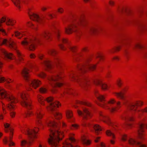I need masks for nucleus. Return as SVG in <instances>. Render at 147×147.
<instances>
[{
	"label": "nucleus",
	"mask_w": 147,
	"mask_h": 147,
	"mask_svg": "<svg viewBox=\"0 0 147 147\" xmlns=\"http://www.w3.org/2000/svg\"><path fill=\"white\" fill-rule=\"evenodd\" d=\"M52 28H54L52 32L47 31L44 32L37 38H33L32 39L24 38L22 41V45L26 48L31 51L34 50L36 48V45L37 43H41L44 41V40H48L51 38V36L54 34L59 42L64 43L67 42V40L65 39L60 37V33L59 30L56 28L54 24H52Z\"/></svg>",
	"instance_id": "nucleus-1"
},
{
	"label": "nucleus",
	"mask_w": 147,
	"mask_h": 147,
	"mask_svg": "<svg viewBox=\"0 0 147 147\" xmlns=\"http://www.w3.org/2000/svg\"><path fill=\"white\" fill-rule=\"evenodd\" d=\"M45 123L50 128V133L48 140L49 144L51 147H58L59 141L62 140L63 136V133L58 130H55L51 128L53 127L54 129L60 125L64 127L66 126L65 124L63 122L58 123L50 121Z\"/></svg>",
	"instance_id": "nucleus-2"
},
{
	"label": "nucleus",
	"mask_w": 147,
	"mask_h": 147,
	"mask_svg": "<svg viewBox=\"0 0 147 147\" xmlns=\"http://www.w3.org/2000/svg\"><path fill=\"white\" fill-rule=\"evenodd\" d=\"M115 95L118 98L121 99L125 101L123 102V104L132 111V114L134 113L135 115L137 117H140L141 116L142 113L144 112L147 113V107L145 108L144 109L142 110L137 109L138 106H140L142 104V103L141 101H137L134 103H126L125 102H127L125 96L124 95V93L123 92H121L119 93H116Z\"/></svg>",
	"instance_id": "nucleus-3"
},
{
	"label": "nucleus",
	"mask_w": 147,
	"mask_h": 147,
	"mask_svg": "<svg viewBox=\"0 0 147 147\" xmlns=\"http://www.w3.org/2000/svg\"><path fill=\"white\" fill-rule=\"evenodd\" d=\"M86 24V21L83 16L74 17L71 21V25L65 28V32L68 34L75 32L78 36L81 34L80 27L85 26Z\"/></svg>",
	"instance_id": "nucleus-4"
},
{
	"label": "nucleus",
	"mask_w": 147,
	"mask_h": 147,
	"mask_svg": "<svg viewBox=\"0 0 147 147\" xmlns=\"http://www.w3.org/2000/svg\"><path fill=\"white\" fill-rule=\"evenodd\" d=\"M79 115L82 117L83 120L82 125L84 127H88L92 131L94 132L96 134H98L102 130L100 127L97 124H92L89 123H86L84 120L91 117L92 115L88 109L86 108H83V111H78Z\"/></svg>",
	"instance_id": "nucleus-5"
},
{
	"label": "nucleus",
	"mask_w": 147,
	"mask_h": 147,
	"mask_svg": "<svg viewBox=\"0 0 147 147\" xmlns=\"http://www.w3.org/2000/svg\"><path fill=\"white\" fill-rule=\"evenodd\" d=\"M45 100L49 103V106L47 107V108L51 111L56 119H59L61 118V114L56 111L57 108L59 105H60L59 102L56 101L51 97H48L45 99L43 97H38V101L42 105H44V101Z\"/></svg>",
	"instance_id": "nucleus-6"
},
{
	"label": "nucleus",
	"mask_w": 147,
	"mask_h": 147,
	"mask_svg": "<svg viewBox=\"0 0 147 147\" xmlns=\"http://www.w3.org/2000/svg\"><path fill=\"white\" fill-rule=\"evenodd\" d=\"M95 95L96 98L101 102L98 103V104L102 107L107 108L112 112L116 111L117 109L121 107L120 102H118L115 103V101L114 99L111 100L107 103L104 102V97L99 94L96 91L95 92Z\"/></svg>",
	"instance_id": "nucleus-7"
},
{
	"label": "nucleus",
	"mask_w": 147,
	"mask_h": 147,
	"mask_svg": "<svg viewBox=\"0 0 147 147\" xmlns=\"http://www.w3.org/2000/svg\"><path fill=\"white\" fill-rule=\"evenodd\" d=\"M0 98H5L9 102L7 105V107L10 111V115L12 117H13L15 113L13 111L14 109V106L13 103L18 102V100L12 96L10 95L6 92L2 88H0Z\"/></svg>",
	"instance_id": "nucleus-8"
},
{
	"label": "nucleus",
	"mask_w": 147,
	"mask_h": 147,
	"mask_svg": "<svg viewBox=\"0 0 147 147\" xmlns=\"http://www.w3.org/2000/svg\"><path fill=\"white\" fill-rule=\"evenodd\" d=\"M38 129L35 128V129H29L28 128L22 130V131L24 133L28 135V141L24 140L21 141V145L23 147L25 146H28L34 140V138L36 137V134L38 131Z\"/></svg>",
	"instance_id": "nucleus-9"
},
{
	"label": "nucleus",
	"mask_w": 147,
	"mask_h": 147,
	"mask_svg": "<svg viewBox=\"0 0 147 147\" xmlns=\"http://www.w3.org/2000/svg\"><path fill=\"white\" fill-rule=\"evenodd\" d=\"M21 74L24 79L29 84L32 86L34 88L38 87L40 84V82L38 80H31L29 78V69L26 68H24L22 70Z\"/></svg>",
	"instance_id": "nucleus-10"
},
{
	"label": "nucleus",
	"mask_w": 147,
	"mask_h": 147,
	"mask_svg": "<svg viewBox=\"0 0 147 147\" xmlns=\"http://www.w3.org/2000/svg\"><path fill=\"white\" fill-rule=\"evenodd\" d=\"M48 79L50 81V83L52 86L53 88L52 90L53 92H54L55 89L54 88L55 87H60L63 85V84L59 82V80L61 79V77L59 76L58 73L56 74L54 76L49 77Z\"/></svg>",
	"instance_id": "nucleus-11"
},
{
	"label": "nucleus",
	"mask_w": 147,
	"mask_h": 147,
	"mask_svg": "<svg viewBox=\"0 0 147 147\" xmlns=\"http://www.w3.org/2000/svg\"><path fill=\"white\" fill-rule=\"evenodd\" d=\"M121 139L123 141L128 140L127 142L129 146L128 147H147L145 145L137 142L132 138L128 139L127 136L124 134L121 137Z\"/></svg>",
	"instance_id": "nucleus-12"
},
{
	"label": "nucleus",
	"mask_w": 147,
	"mask_h": 147,
	"mask_svg": "<svg viewBox=\"0 0 147 147\" xmlns=\"http://www.w3.org/2000/svg\"><path fill=\"white\" fill-rule=\"evenodd\" d=\"M69 76L72 80L77 82L82 87H84L86 85V83L87 80L86 77L79 78L78 75L73 72H71L70 73Z\"/></svg>",
	"instance_id": "nucleus-13"
},
{
	"label": "nucleus",
	"mask_w": 147,
	"mask_h": 147,
	"mask_svg": "<svg viewBox=\"0 0 147 147\" xmlns=\"http://www.w3.org/2000/svg\"><path fill=\"white\" fill-rule=\"evenodd\" d=\"M20 96L21 98L20 102L22 105L28 109H31L32 106L30 101L28 98L25 93L24 92L21 93Z\"/></svg>",
	"instance_id": "nucleus-14"
},
{
	"label": "nucleus",
	"mask_w": 147,
	"mask_h": 147,
	"mask_svg": "<svg viewBox=\"0 0 147 147\" xmlns=\"http://www.w3.org/2000/svg\"><path fill=\"white\" fill-rule=\"evenodd\" d=\"M78 67L80 73H83L88 69L94 70L95 68L96 65L90 64L87 61L84 64L78 65Z\"/></svg>",
	"instance_id": "nucleus-15"
},
{
	"label": "nucleus",
	"mask_w": 147,
	"mask_h": 147,
	"mask_svg": "<svg viewBox=\"0 0 147 147\" xmlns=\"http://www.w3.org/2000/svg\"><path fill=\"white\" fill-rule=\"evenodd\" d=\"M4 126L5 128H9L10 131V136L9 138H6L4 140V142L5 144H8L9 146L13 145L14 143L12 141L11 139L12 138L13 133L12 129L10 126V125L8 123H5L4 124Z\"/></svg>",
	"instance_id": "nucleus-16"
},
{
	"label": "nucleus",
	"mask_w": 147,
	"mask_h": 147,
	"mask_svg": "<svg viewBox=\"0 0 147 147\" xmlns=\"http://www.w3.org/2000/svg\"><path fill=\"white\" fill-rule=\"evenodd\" d=\"M129 41L126 38L123 39L121 41V45L120 46L116 47L115 49V50L117 51H119L122 45L124 46L125 47V48L124 49V54L125 57L127 59H128L129 52L127 51V48H125V47L127 46L129 44Z\"/></svg>",
	"instance_id": "nucleus-17"
},
{
	"label": "nucleus",
	"mask_w": 147,
	"mask_h": 147,
	"mask_svg": "<svg viewBox=\"0 0 147 147\" xmlns=\"http://www.w3.org/2000/svg\"><path fill=\"white\" fill-rule=\"evenodd\" d=\"M44 113L42 112L40 109H37L35 115L36 117V124L39 126H43L41 120V119Z\"/></svg>",
	"instance_id": "nucleus-18"
},
{
	"label": "nucleus",
	"mask_w": 147,
	"mask_h": 147,
	"mask_svg": "<svg viewBox=\"0 0 147 147\" xmlns=\"http://www.w3.org/2000/svg\"><path fill=\"white\" fill-rule=\"evenodd\" d=\"M145 127L147 128V124H144L142 123H140L138 125L137 131L139 137L140 139L143 138L144 134V129Z\"/></svg>",
	"instance_id": "nucleus-19"
},
{
	"label": "nucleus",
	"mask_w": 147,
	"mask_h": 147,
	"mask_svg": "<svg viewBox=\"0 0 147 147\" xmlns=\"http://www.w3.org/2000/svg\"><path fill=\"white\" fill-rule=\"evenodd\" d=\"M29 16L30 19L36 21L39 24H41L42 21V19L44 18L43 16L40 17L36 14L32 13L31 14H29Z\"/></svg>",
	"instance_id": "nucleus-20"
},
{
	"label": "nucleus",
	"mask_w": 147,
	"mask_h": 147,
	"mask_svg": "<svg viewBox=\"0 0 147 147\" xmlns=\"http://www.w3.org/2000/svg\"><path fill=\"white\" fill-rule=\"evenodd\" d=\"M102 30V28L96 25L89 26L88 27V31L91 33L98 32Z\"/></svg>",
	"instance_id": "nucleus-21"
},
{
	"label": "nucleus",
	"mask_w": 147,
	"mask_h": 147,
	"mask_svg": "<svg viewBox=\"0 0 147 147\" xmlns=\"http://www.w3.org/2000/svg\"><path fill=\"white\" fill-rule=\"evenodd\" d=\"M42 63L45 66V69L47 70H51L53 67V63L49 60L46 59L44 60Z\"/></svg>",
	"instance_id": "nucleus-22"
},
{
	"label": "nucleus",
	"mask_w": 147,
	"mask_h": 147,
	"mask_svg": "<svg viewBox=\"0 0 147 147\" xmlns=\"http://www.w3.org/2000/svg\"><path fill=\"white\" fill-rule=\"evenodd\" d=\"M0 52L4 57L7 58L11 59L14 58V57L12 54L8 53L3 49H0Z\"/></svg>",
	"instance_id": "nucleus-23"
},
{
	"label": "nucleus",
	"mask_w": 147,
	"mask_h": 147,
	"mask_svg": "<svg viewBox=\"0 0 147 147\" xmlns=\"http://www.w3.org/2000/svg\"><path fill=\"white\" fill-rule=\"evenodd\" d=\"M94 83L96 85H100L103 90H105L107 89V85L106 84L103 83L100 80L96 79L94 81Z\"/></svg>",
	"instance_id": "nucleus-24"
},
{
	"label": "nucleus",
	"mask_w": 147,
	"mask_h": 147,
	"mask_svg": "<svg viewBox=\"0 0 147 147\" xmlns=\"http://www.w3.org/2000/svg\"><path fill=\"white\" fill-rule=\"evenodd\" d=\"M100 115L101 117L100 119L104 122L107 123L109 125L112 124L108 117L102 114L101 112L100 113Z\"/></svg>",
	"instance_id": "nucleus-25"
},
{
	"label": "nucleus",
	"mask_w": 147,
	"mask_h": 147,
	"mask_svg": "<svg viewBox=\"0 0 147 147\" xmlns=\"http://www.w3.org/2000/svg\"><path fill=\"white\" fill-rule=\"evenodd\" d=\"M123 119L125 120L126 121V123L125 125L127 127H130L131 124L128 122L129 121H131L133 120V117L131 116H129L127 117H124L122 118Z\"/></svg>",
	"instance_id": "nucleus-26"
},
{
	"label": "nucleus",
	"mask_w": 147,
	"mask_h": 147,
	"mask_svg": "<svg viewBox=\"0 0 147 147\" xmlns=\"http://www.w3.org/2000/svg\"><path fill=\"white\" fill-rule=\"evenodd\" d=\"M81 140L82 142L84 144L86 145L89 144L90 143V141L88 140L86 137L84 136H83L82 137Z\"/></svg>",
	"instance_id": "nucleus-27"
},
{
	"label": "nucleus",
	"mask_w": 147,
	"mask_h": 147,
	"mask_svg": "<svg viewBox=\"0 0 147 147\" xmlns=\"http://www.w3.org/2000/svg\"><path fill=\"white\" fill-rule=\"evenodd\" d=\"M106 134L108 136L111 137L113 138H115L114 134L113 132V131L111 130H107L106 131Z\"/></svg>",
	"instance_id": "nucleus-28"
},
{
	"label": "nucleus",
	"mask_w": 147,
	"mask_h": 147,
	"mask_svg": "<svg viewBox=\"0 0 147 147\" xmlns=\"http://www.w3.org/2000/svg\"><path fill=\"white\" fill-rule=\"evenodd\" d=\"M4 81H6L7 83L9 84L10 82H12L13 81L11 79L6 80L4 78L0 76V82H2Z\"/></svg>",
	"instance_id": "nucleus-29"
},
{
	"label": "nucleus",
	"mask_w": 147,
	"mask_h": 147,
	"mask_svg": "<svg viewBox=\"0 0 147 147\" xmlns=\"http://www.w3.org/2000/svg\"><path fill=\"white\" fill-rule=\"evenodd\" d=\"M63 147H79L77 145L74 146L73 145L71 144L70 143L67 142L64 143L63 144Z\"/></svg>",
	"instance_id": "nucleus-30"
},
{
	"label": "nucleus",
	"mask_w": 147,
	"mask_h": 147,
	"mask_svg": "<svg viewBox=\"0 0 147 147\" xmlns=\"http://www.w3.org/2000/svg\"><path fill=\"white\" fill-rule=\"evenodd\" d=\"M66 115L67 119H72V112L70 110H67L66 112Z\"/></svg>",
	"instance_id": "nucleus-31"
},
{
	"label": "nucleus",
	"mask_w": 147,
	"mask_h": 147,
	"mask_svg": "<svg viewBox=\"0 0 147 147\" xmlns=\"http://www.w3.org/2000/svg\"><path fill=\"white\" fill-rule=\"evenodd\" d=\"M14 3L15 5L18 8H20V0H11Z\"/></svg>",
	"instance_id": "nucleus-32"
},
{
	"label": "nucleus",
	"mask_w": 147,
	"mask_h": 147,
	"mask_svg": "<svg viewBox=\"0 0 147 147\" xmlns=\"http://www.w3.org/2000/svg\"><path fill=\"white\" fill-rule=\"evenodd\" d=\"M77 102L78 104L80 105H84L88 106H91L90 103L87 102L78 101H77Z\"/></svg>",
	"instance_id": "nucleus-33"
},
{
	"label": "nucleus",
	"mask_w": 147,
	"mask_h": 147,
	"mask_svg": "<svg viewBox=\"0 0 147 147\" xmlns=\"http://www.w3.org/2000/svg\"><path fill=\"white\" fill-rule=\"evenodd\" d=\"M54 63L57 66L58 65L61 66L60 61L58 57H56L55 58Z\"/></svg>",
	"instance_id": "nucleus-34"
},
{
	"label": "nucleus",
	"mask_w": 147,
	"mask_h": 147,
	"mask_svg": "<svg viewBox=\"0 0 147 147\" xmlns=\"http://www.w3.org/2000/svg\"><path fill=\"white\" fill-rule=\"evenodd\" d=\"M49 54L53 56H54L57 53L56 51L54 49H51L48 52Z\"/></svg>",
	"instance_id": "nucleus-35"
},
{
	"label": "nucleus",
	"mask_w": 147,
	"mask_h": 147,
	"mask_svg": "<svg viewBox=\"0 0 147 147\" xmlns=\"http://www.w3.org/2000/svg\"><path fill=\"white\" fill-rule=\"evenodd\" d=\"M15 36L18 38H20L23 36V34L17 31L15 33Z\"/></svg>",
	"instance_id": "nucleus-36"
},
{
	"label": "nucleus",
	"mask_w": 147,
	"mask_h": 147,
	"mask_svg": "<svg viewBox=\"0 0 147 147\" xmlns=\"http://www.w3.org/2000/svg\"><path fill=\"white\" fill-rule=\"evenodd\" d=\"M143 46L138 44H135L133 47V48L134 49L135 48H138L139 49H141L143 48Z\"/></svg>",
	"instance_id": "nucleus-37"
},
{
	"label": "nucleus",
	"mask_w": 147,
	"mask_h": 147,
	"mask_svg": "<svg viewBox=\"0 0 147 147\" xmlns=\"http://www.w3.org/2000/svg\"><path fill=\"white\" fill-rule=\"evenodd\" d=\"M39 91L40 93H44L46 92L47 89L44 87H42L40 89Z\"/></svg>",
	"instance_id": "nucleus-38"
},
{
	"label": "nucleus",
	"mask_w": 147,
	"mask_h": 147,
	"mask_svg": "<svg viewBox=\"0 0 147 147\" xmlns=\"http://www.w3.org/2000/svg\"><path fill=\"white\" fill-rule=\"evenodd\" d=\"M38 76L42 78H44L46 76L45 74L43 72H41L38 74Z\"/></svg>",
	"instance_id": "nucleus-39"
},
{
	"label": "nucleus",
	"mask_w": 147,
	"mask_h": 147,
	"mask_svg": "<svg viewBox=\"0 0 147 147\" xmlns=\"http://www.w3.org/2000/svg\"><path fill=\"white\" fill-rule=\"evenodd\" d=\"M69 49L73 52H75L76 50L75 47L72 46H70L69 47Z\"/></svg>",
	"instance_id": "nucleus-40"
},
{
	"label": "nucleus",
	"mask_w": 147,
	"mask_h": 147,
	"mask_svg": "<svg viewBox=\"0 0 147 147\" xmlns=\"http://www.w3.org/2000/svg\"><path fill=\"white\" fill-rule=\"evenodd\" d=\"M32 115V112L30 111H28L26 114V117H28Z\"/></svg>",
	"instance_id": "nucleus-41"
},
{
	"label": "nucleus",
	"mask_w": 147,
	"mask_h": 147,
	"mask_svg": "<svg viewBox=\"0 0 147 147\" xmlns=\"http://www.w3.org/2000/svg\"><path fill=\"white\" fill-rule=\"evenodd\" d=\"M96 57L97 58H99L100 59H102L103 58L102 55L100 53L98 54L96 56Z\"/></svg>",
	"instance_id": "nucleus-42"
},
{
	"label": "nucleus",
	"mask_w": 147,
	"mask_h": 147,
	"mask_svg": "<svg viewBox=\"0 0 147 147\" xmlns=\"http://www.w3.org/2000/svg\"><path fill=\"white\" fill-rule=\"evenodd\" d=\"M65 92L69 94H71L72 93L71 90L69 88L66 89Z\"/></svg>",
	"instance_id": "nucleus-43"
},
{
	"label": "nucleus",
	"mask_w": 147,
	"mask_h": 147,
	"mask_svg": "<svg viewBox=\"0 0 147 147\" xmlns=\"http://www.w3.org/2000/svg\"><path fill=\"white\" fill-rule=\"evenodd\" d=\"M79 125L76 124L72 125V127L74 129H77Z\"/></svg>",
	"instance_id": "nucleus-44"
},
{
	"label": "nucleus",
	"mask_w": 147,
	"mask_h": 147,
	"mask_svg": "<svg viewBox=\"0 0 147 147\" xmlns=\"http://www.w3.org/2000/svg\"><path fill=\"white\" fill-rule=\"evenodd\" d=\"M74 59H76L78 57H79L81 56V55L80 54L77 53L76 54V55H74Z\"/></svg>",
	"instance_id": "nucleus-45"
},
{
	"label": "nucleus",
	"mask_w": 147,
	"mask_h": 147,
	"mask_svg": "<svg viewBox=\"0 0 147 147\" xmlns=\"http://www.w3.org/2000/svg\"><path fill=\"white\" fill-rule=\"evenodd\" d=\"M70 140L72 142H75L76 141V140L73 138L71 137L70 138Z\"/></svg>",
	"instance_id": "nucleus-46"
},
{
	"label": "nucleus",
	"mask_w": 147,
	"mask_h": 147,
	"mask_svg": "<svg viewBox=\"0 0 147 147\" xmlns=\"http://www.w3.org/2000/svg\"><path fill=\"white\" fill-rule=\"evenodd\" d=\"M58 11L59 12L61 13L63 12V10L62 8H60L58 9Z\"/></svg>",
	"instance_id": "nucleus-47"
},
{
	"label": "nucleus",
	"mask_w": 147,
	"mask_h": 147,
	"mask_svg": "<svg viewBox=\"0 0 147 147\" xmlns=\"http://www.w3.org/2000/svg\"><path fill=\"white\" fill-rule=\"evenodd\" d=\"M117 84L119 87H121L122 84L120 80H118L117 82Z\"/></svg>",
	"instance_id": "nucleus-48"
},
{
	"label": "nucleus",
	"mask_w": 147,
	"mask_h": 147,
	"mask_svg": "<svg viewBox=\"0 0 147 147\" xmlns=\"http://www.w3.org/2000/svg\"><path fill=\"white\" fill-rule=\"evenodd\" d=\"M30 57L31 58H34L35 57V56L34 54L32 53L30 55Z\"/></svg>",
	"instance_id": "nucleus-49"
},
{
	"label": "nucleus",
	"mask_w": 147,
	"mask_h": 147,
	"mask_svg": "<svg viewBox=\"0 0 147 147\" xmlns=\"http://www.w3.org/2000/svg\"><path fill=\"white\" fill-rule=\"evenodd\" d=\"M100 145L101 147H106L105 144L102 142L101 143Z\"/></svg>",
	"instance_id": "nucleus-50"
},
{
	"label": "nucleus",
	"mask_w": 147,
	"mask_h": 147,
	"mask_svg": "<svg viewBox=\"0 0 147 147\" xmlns=\"http://www.w3.org/2000/svg\"><path fill=\"white\" fill-rule=\"evenodd\" d=\"M59 47L61 49H62V50H64L65 48H64L63 46V45L62 44H61L59 45Z\"/></svg>",
	"instance_id": "nucleus-51"
},
{
	"label": "nucleus",
	"mask_w": 147,
	"mask_h": 147,
	"mask_svg": "<svg viewBox=\"0 0 147 147\" xmlns=\"http://www.w3.org/2000/svg\"><path fill=\"white\" fill-rule=\"evenodd\" d=\"M43 57V55H39L38 57L40 59V60H42Z\"/></svg>",
	"instance_id": "nucleus-52"
},
{
	"label": "nucleus",
	"mask_w": 147,
	"mask_h": 147,
	"mask_svg": "<svg viewBox=\"0 0 147 147\" xmlns=\"http://www.w3.org/2000/svg\"><path fill=\"white\" fill-rule=\"evenodd\" d=\"M113 59L116 60H118L119 59V57L117 56L113 57Z\"/></svg>",
	"instance_id": "nucleus-53"
},
{
	"label": "nucleus",
	"mask_w": 147,
	"mask_h": 147,
	"mask_svg": "<svg viewBox=\"0 0 147 147\" xmlns=\"http://www.w3.org/2000/svg\"><path fill=\"white\" fill-rule=\"evenodd\" d=\"M124 11L123 9V8H121L119 10V12L120 13L123 12Z\"/></svg>",
	"instance_id": "nucleus-54"
},
{
	"label": "nucleus",
	"mask_w": 147,
	"mask_h": 147,
	"mask_svg": "<svg viewBox=\"0 0 147 147\" xmlns=\"http://www.w3.org/2000/svg\"><path fill=\"white\" fill-rule=\"evenodd\" d=\"M100 137H98L95 140V141L96 142H98V140L100 139Z\"/></svg>",
	"instance_id": "nucleus-55"
},
{
	"label": "nucleus",
	"mask_w": 147,
	"mask_h": 147,
	"mask_svg": "<svg viewBox=\"0 0 147 147\" xmlns=\"http://www.w3.org/2000/svg\"><path fill=\"white\" fill-rule=\"evenodd\" d=\"M48 15L49 16V17H50L51 18H52L53 17V16L52 14H48Z\"/></svg>",
	"instance_id": "nucleus-56"
},
{
	"label": "nucleus",
	"mask_w": 147,
	"mask_h": 147,
	"mask_svg": "<svg viewBox=\"0 0 147 147\" xmlns=\"http://www.w3.org/2000/svg\"><path fill=\"white\" fill-rule=\"evenodd\" d=\"M109 3L110 5H112L114 4V3L113 1H111Z\"/></svg>",
	"instance_id": "nucleus-57"
},
{
	"label": "nucleus",
	"mask_w": 147,
	"mask_h": 147,
	"mask_svg": "<svg viewBox=\"0 0 147 147\" xmlns=\"http://www.w3.org/2000/svg\"><path fill=\"white\" fill-rule=\"evenodd\" d=\"M41 9L43 11H45L47 9V8L45 7H43Z\"/></svg>",
	"instance_id": "nucleus-58"
},
{
	"label": "nucleus",
	"mask_w": 147,
	"mask_h": 147,
	"mask_svg": "<svg viewBox=\"0 0 147 147\" xmlns=\"http://www.w3.org/2000/svg\"><path fill=\"white\" fill-rule=\"evenodd\" d=\"M83 51H86L87 49L86 48H84L83 49Z\"/></svg>",
	"instance_id": "nucleus-59"
},
{
	"label": "nucleus",
	"mask_w": 147,
	"mask_h": 147,
	"mask_svg": "<svg viewBox=\"0 0 147 147\" xmlns=\"http://www.w3.org/2000/svg\"><path fill=\"white\" fill-rule=\"evenodd\" d=\"M3 119V116L2 115H0V119Z\"/></svg>",
	"instance_id": "nucleus-60"
},
{
	"label": "nucleus",
	"mask_w": 147,
	"mask_h": 147,
	"mask_svg": "<svg viewBox=\"0 0 147 147\" xmlns=\"http://www.w3.org/2000/svg\"><path fill=\"white\" fill-rule=\"evenodd\" d=\"M29 24L30 26H32L33 25V24L32 23H29Z\"/></svg>",
	"instance_id": "nucleus-61"
},
{
	"label": "nucleus",
	"mask_w": 147,
	"mask_h": 147,
	"mask_svg": "<svg viewBox=\"0 0 147 147\" xmlns=\"http://www.w3.org/2000/svg\"><path fill=\"white\" fill-rule=\"evenodd\" d=\"M111 142L112 144H113L114 143V142L113 140H111Z\"/></svg>",
	"instance_id": "nucleus-62"
},
{
	"label": "nucleus",
	"mask_w": 147,
	"mask_h": 147,
	"mask_svg": "<svg viewBox=\"0 0 147 147\" xmlns=\"http://www.w3.org/2000/svg\"><path fill=\"white\" fill-rule=\"evenodd\" d=\"M85 2H88L89 0H83Z\"/></svg>",
	"instance_id": "nucleus-63"
},
{
	"label": "nucleus",
	"mask_w": 147,
	"mask_h": 147,
	"mask_svg": "<svg viewBox=\"0 0 147 147\" xmlns=\"http://www.w3.org/2000/svg\"><path fill=\"white\" fill-rule=\"evenodd\" d=\"M110 76V74H107V77H109Z\"/></svg>",
	"instance_id": "nucleus-64"
}]
</instances>
